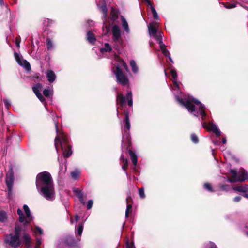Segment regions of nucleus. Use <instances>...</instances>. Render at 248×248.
<instances>
[{
    "label": "nucleus",
    "mask_w": 248,
    "mask_h": 248,
    "mask_svg": "<svg viewBox=\"0 0 248 248\" xmlns=\"http://www.w3.org/2000/svg\"><path fill=\"white\" fill-rule=\"evenodd\" d=\"M46 77L49 83H53L56 79V75L51 70H47L46 73Z\"/></svg>",
    "instance_id": "obj_18"
},
{
    "label": "nucleus",
    "mask_w": 248,
    "mask_h": 248,
    "mask_svg": "<svg viewBox=\"0 0 248 248\" xmlns=\"http://www.w3.org/2000/svg\"><path fill=\"white\" fill-rule=\"evenodd\" d=\"M113 72L116 77L117 82L118 83L124 86L128 84L127 78L118 66H117L115 69L113 70Z\"/></svg>",
    "instance_id": "obj_12"
},
{
    "label": "nucleus",
    "mask_w": 248,
    "mask_h": 248,
    "mask_svg": "<svg viewBox=\"0 0 248 248\" xmlns=\"http://www.w3.org/2000/svg\"><path fill=\"white\" fill-rule=\"evenodd\" d=\"M148 6H150V8L151 10V6H152V2L149 0H145Z\"/></svg>",
    "instance_id": "obj_51"
},
{
    "label": "nucleus",
    "mask_w": 248,
    "mask_h": 248,
    "mask_svg": "<svg viewBox=\"0 0 248 248\" xmlns=\"http://www.w3.org/2000/svg\"><path fill=\"white\" fill-rule=\"evenodd\" d=\"M224 6L227 9H231V8H235L236 7V4H233V3H232V4L228 3L226 5H224Z\"/></svg>",
    "instance_id": "obj_44"
},
{
    "label": "nucleus",
    "mask_w": 248,
    "mask_h": 248,
    "mask_svg": "<svg viewBox=\"0 0 248 248\" xmlns=\"http://www.w3.org/2000/svg\"><path fill=\"white\" fill-rule=\"evenodd\" d=\"M220 150H221V151H224V146H221V147H220Z\"/></svg>",
    "instance_id": "obj_62"
},
{
    "label": "nucleus",
    "mask_w": 248,
    "mask_h": 248,
    "mask_svg": "<svg viewBox=\"0 0 248 248\" xmlns=\"http://www.w3.org/2000/svg\"><path fill=\"white\" fill-rule=\"evenodd\" d=\"M54 124H55V128H56V132L58 133V124L57 122H56L54 120Z\"/></svg>",
    "instance_id": "obj_53"
},
{
    "label": "nucleus",
    "mask_w": 248,
    "mask_h": 248,
    "mask_svg": "<svg viewBox=\"0 0 248 248\" xmlns=\"http://www.w3.org/2000/svg\"><path fill=\"white\" fill-rule=\"evenodd\" d=\"M0 6H5L6 8L8 7V5L7 4H5L3 0H0Z\"/></svg>",
    "instance_id": "obj_46"
},
{
    "label": "nucleus",
    "mask_w": 248,
    "mask_h": 248,
    "mask_svg": "<svg viewBox=\"0 0 248 248\" xmlns=\"http://www.w3.org/2000/svg\"><path fill=\"white\" fill-rule=\"evenodd\" d=\"M5 182L9 196L12 193L14 182V174L12 169H10L7 173Z\"/></svg>",
    "instance_id": "obj_14"
},
{
    "label": "nucleus",
    "mask_w": 248,
    "mask_h": 248,
    "mask_svg": "<svg viewBox=\"0 0 248 248\" xmlns=\"http://www.w3.org/2000/svg\"><path fill=\"white\" fill-rule=\"evenodd\" d=\"M126 100H127L128 105L129 107L132 106V93L131 92H128L127 93L126 97L124 96L122 93H117L116 97V101L117 104L120 106V109H123L125 107ZM118 108H119V107L117 108V115H118Z\"/></svg>",
    "instance_id": "obj_9"
},
{
    "label": "nucleus",
    "mask_w": 248,
    "mask_h": 248,
    "mask_svg": "<svg viewBox=\"0 0 248 248\" xmlns=\"http://www.w3.org/2000/svg\"><path fill=\"white\" fill-rule=\"evenodd\" d=\"M139 194L141 198L143 199L145 198V195L144 194V189L143 188H141L139 189Z\"/></svg>",
    "instance_id": "obj_42"
},
{
    "label": "nucleus",
    "mask_w": 248,
    "mask_h": 248,
    "mask_svg": "<svg viewBox=\"0 0 248 248\" xmlns=\"http://www.w3.org/2000/svg\"><path fill=\"white\" fill-rule=\"evenodd\" d=\"M62 166H63V165L60 162V173H61L62 171Z\"/></svg>",
    "instance_id": "obj_56"
},
{
    "label": "nucleus",
    "mask_w": 248,
    "mask_h": 248,
    "mask_svg": "<svg viewBox=\"0 0 248 248\" xmlns=\"http://www.w3.org/2000/svg\"><path fill=\"white\" fill-rule=\"evenodd\" d=\"M46 44L48 50H52L53 48V44L50 39L47 38L46 41Z\"/></svg>",
    "instance_id": "obj_37"
},
{
    "label": "nucleus",
    "mask_w": 248,
    "mask_h": 248,
    "mask_svg": "<svg viewBox=\"0 0 248 248\" xmlns=\"http://www.w3.org/2000/svg\"><path fill=\"white\" fill-rule=\"evenodd\" d=\"M227 142L226 138L225 137H222V143L223 144H225Z\"/></svg>",
    "instance_id": "obj_54"
},
{
    "label": "nucleus",
    "mask_w": 248,
    "mask_h": 248,
    "mask_svg": "<svg viewBox=\"0 0 248 248\" xmlns=\"http://www.w3.org/2000/svg\"><path fill=\"white\" fill-rule=\"evenodd\" d=\"M70 222H71V224H72L74 223V221L72 217L71 218Z\"/></svg>",
    "instance_id": "obj_63"
},
{
    "label": "nucleus",
    "mask_w": 248,
    "mask_h": 248,
    "mask_svg": "<svg viewBox=\"0 0 248 248\" xmlns=\"http://www.w3.org/2000/svg\"><path fill=\"white\" fill-rule=\"evenodd\" d=\"M212 142L215 145H218L220 143V142L218 140H213Z\"/></svg>",
    "instance_id": "obj_52"
},
{
    "label": "nucleus",
    "mask_w": 248,
    "mask_h": 248,
    "mask_svg": "<svg viewBox=\"0 0 248 248\" xmlns=\"http://www.w3.org/2000/svg\"><path fill=\"white\" fill-rule=\"evenodd\" d=\"M150 46H151V47H153L155 50V48H154V47L153 46V44L152 42H150Z\"/></svg>",
    "instance_id": "obj_60"
},
{
    "label": "nucleus",
    "mask_w": 248,
    "mask_h": 248,
    "mask_svg": "<svg viewBox=\"0 0 248 248\" xmlns=\"http://www.w3.org/2000/svg\"><path fill=\"white\" fill-rule=\"evenodd\" d=\"M167 57H168V58H169V60L170 61V62H172V63H173V60H172V59H171V57H170V55L169 56H168Z\"/></svg>",
    "instance_id": "obj_58"
},
{
    "label": "nucleus",
    "mask_w": 248,
    "mask_h": 248,
    "mask_svg": "<svg viewBox=\"0 0 248 248\" xmlns=\"http://www.w3.org/2000/svg\"><path fill=\"white\" fill-rule=\"evenodd\" d=\"M190 138L192 142L194 143V144H197L199 142V139L195 134H191Z\"/></svg>",
    "instance_id": "obj_36"
},
{
    "label": "nucleus",
    "mask_w": 248,
    "mask_h": 248,
    "mask_svg": "<svg viewBox=\"0 0 248 248\" xmlns=\"http://www.w3.org/2000/svg\"><path fill=\"white\" fill-rule=\"evenodd\" d=\"M21 231V226L16 225L13 232H11L4 235V243L12 248H18L22 244L20 238Z\"/></svg>",
    "instance_id": "obj_4"
},
{
    "label": "nucleus",
    "mask_w": 248,
    "mask_h": 248,
    "mask_svg": "<svg viewBox=\"0 0 248 248\" xmlns=\"http://www.w3.org/2000/svg\"><path fill=\"white\" fill-rule=\"evenodd\" d=\"M110 18L111 20L114 21L118 18V11L115 8L112 7L110 12Z\"/></svg>",
    "instance_id": "obj_26"
},
{
    "label": "nucleus",
    "mask_w": 248,
    "mask_h": 248,
    "mask_svg": "<svg viewBox=\"0 0 248 248\" xmlns=\"http://www.w3.org/2000/svg\"><path fill=\"white\" fill-rule=\"evenodd\" d=\"M97 6L99 10L103 13V18L104 20V22L105 23L108 15V9L106 3L104 1H103L102 4H97Z\"/></svg>",
    "instance_id": "obj_17"
},
{
    "label": "nucleus",
    "mask_w": 248,
    "mask_h": 248,
    "mask_svg": "<svg viewBox=\"0 0 248 248\" xmlns=\"http://www.w3.org/2000/svg\"><path fill=\"white\" fill-rule=\"evenodd\" d=\"M125 118L124 120V125L123 126V137L122 140V147L125 144H129L130 143V129L131 127L130 120L129 118L128 112L124 111Z\"/></svg>",
    "instance_id": "obj_7"
},
{
    "label": "nucleus",
    "mask_w": 248,
    "mask_h": 248,
    "mask_svg": "<svg viewBox=\"0 0 248 248\" xmlns=\"http://www.w3.org/2000/svg\"><path fill=\"white\" fill-rule=\"evenodd\" d=\"M233 189L234 191L246 193L248 191V185H241L235 186L233 187Z\"/></svg>",
    "instance_id": "obj_20"
},
{
    "label": "nucleus",
    "mask_w": 248,
    "mask_h": 248,
    "mask_svg": "<svg viewBox=\"0 0 248 248\" xmlns=\"http://www.w3.org/2000/svg\"><path fill=\"white\" fill-rule=\"evenodd\" d=\"M121 22L122 26L124 30V31L127 33H129L130 32V29L129 28V26L128 23L125 18L123 16H121Z\"/></svg>",
    "instance_id": "obj_22"
},
{
    "label": "nucleus",
    "mask_w": 248,
    "mask_h": 248,
    "mask_svg": "<svg viewBox=\"0 0 248 248\" xmlns=\"http://www.w3.org/2000/svg\"><path fill=\"white\" fill-rule=\"evenodd\" d=\"M93 202L92 200H89L87 202V208L88 210L90 209L93 205Z\"/></svg>",
    "instance_id": "obj_43"
},
{
    "label": "nucleus",
    "mask_w": 248,
    "mask_h": 248,
    "mask_svg": "<svg viewBox=\"0 0 248 248\" xmlns=\"http://www.w3.org/2000/svg\"><path fill=\"white\" fill-rule=\"evenodd\" d=\"M230 172L232 174L230 178H222L227 182H244L248 179V173L244 169H240L238 171L235 170L231 169Z\"/></svg>",
    "instance_id": "obj_6"
},
{
    "label": "nucleus",
    "mask_w": 248,
    "mask_h": 248,
    "mask_svg": "<svg viewBox=\"0 0 248 248\" xmlns=\"http://www.w3.org/2000/svg\"><path fill=\"white\" fill-rule=\"evenodd\" d=\"M120 160L123 163L122 169L125 170L128 166V160L127 159L124 158L123 155L121 156Z\"/></svg>",
    "instance_id": "obj_29"
},
{
    "label": "nucleus",
    "mask_w": 248,
    "mask_h": 248,
    "mask_svg": "<svg viewBox=\"0 0 248 248\" xmlns=\"http://www.w3.org/2000/svg\"><path fill=\"white\" fill-rule=\"evenodd\" d=\"M80 241V238H78L77 241H76L73 237L67 236L59 241L60 245L58 248H61L62 246H66L67 248H74L78 246V242Z\"/></svg>",
    "instance_id": "obj_11"
},
{
    "label": "nucleus",
    "mask_w": 248,
    "mask_h": 248,
    "mask_svg": "<svg viewBox=\"0 0 248 248\" xmlns=\"http://www.w3.org/2000/svg\"><path fill=\"white\" fill-rule=\"evenodd\" d=\"M131 198L130 197H127L126 199L127 202H129V200H131ZM132 210V205L131 204H128L127 205L126 209L125 211V217L127 218L129 216V213Z\"/></svg>",
    "instance_id": "obj_28"
},
{
    "label": "nucleus",
    "mask_w": 248,
    "mask_h": 248,
    "mask_svg": "<svg viewBox=\"0 0 248 248\" xmlns=\"http://www.w3.org/2000/svg\"><path fill=\"white\" fill-rule=\"evenodd\" d=\"M78 199L82 204L84 205L85 204V202L84 201L83 199V196H82L81 198H79Z\"/></svg>",
    "instance_id": "obj_50"
},
{
    "label": "nucleus",
    "mask_w": 248,
    "mask_h": 248,
    "mask_svg": "<svg viewBox=\"0 0 248 248\" xmlns=\"http://www.w3.org/2000/svg\"><path fill=\"white\" fill-rule=\"evenodd\" d=\"M122 62L124 64V67L125 68L126 70H127L128 68L127 65L123 61H122Z\"/></svg>",
    "instance_id": "obj_57"
},
{
    "label": "nucleus",
    "mask_w": 248,
    "mask_h": 248,
    "mask_svg": "<svg viewBox=\"0 0 248 248\" xmlns=\"http://www.w3.org/2000/svg\"><path fill=\"white\" fill-rule=\"evenodd\" d=\"M4 103L5 106V107L8 108L10 106V101L8 100H5L4 101Z\"/></svg>",
    "instance_id": "obj_45"
},
{
    "label": "nucleus",
    "mask_w": 248,
    "mask_h": 248,
    "mask_svg": "<svg viewBox=\"0 0 248 248\" xmlns=\"http://www.w3.org/2000/svg\"><path fill=\"white\" fill-rule=\"evenodd\" d=\"M203 187L204 188L207 190L208 191H209L210 192H214V190L211 185V184L209 183H205L203 185Z\"/></svg>",
    "instance_id": "obj_33"
},
{
    "label": "nucleus",
    "mask_w": 248,
    "mask_h": 248,
    "mask_svg": "<svg viewBox=\"0 0 248 248\" xmlns=\"http://www.w3.org/2000/svg\"><path fill=\"white\" fill-rule=\"evenodd\" d=\"M129 154L130 156L131 160L134 166H136L137 164V156L136 154L133 152L132 150H129L128 151Z\"/></svg>",
    "instance_id": "obj_23"
},
{
    "label": "nucleus",
    "mask_w": 248,
    "mask_h": 248,
    "mask_svg": "<svg viewBox=\"0 0 248 248\" xmlns=\"http://www.w3.org/2000/svg\"><path fill=\"white\" fill-rule=\"evenodd\" d=\"M43 94L45 96L48 97L50 95H52L53 93V89H50L49 88L45 89L43 91Z\"/></svg>",
    "instance_id": "obj_31"
},
{
    "label": "nucleus",
    "mask_w": 248,
    "mask_h": 248,
    "mask_svg": "<svg viewBox=\"0 0 248 248\" xmlns=\"http://www.w3.org/2000/svg\"><path fill=\"white\" fill-rule=\"evenodd\" d=\"M149 34L151 37L155 38L159 44L160 49L166 57L170 55L168 49L166 48V45L162 41V33L158 31V26L155 22H153L147 25Z\"/></svg>",
    "instance_id": "obj_3"
},
{
    "label": "nucleus",
    "mask_w": 248,
    "mask_h": 248,
    "mask_svg": "<svg viewBox=\"0 0 248 248\" xmlns=\"http://www.w3.org/2000/svg\"><path fill=\"white\" fill-rule=\"evenodd\" d=\"M52 22V20H51L49 19H45L43 21V24L45 26H50Z\"/></svg>",
    "instance_id": "obj_40"
},
{
    "label": "nucleus",
    "mask_w": 248,
    "mask_h": 248,
    "mask_svg": "<svg viewBox=\"0 0 248 248\" xmlns=\"http://www.w3.org/2000/svg\"><path fill=\"white\" fill-rule=\"evenodd\" d=\"M34 232L36 235L37 234L41 235L43 233V231L40 228L36 227L34 230Z\"/></svg>",
    "instance_id": "obj_41"
},
{
    "label": "nucleus",
    "mask_w": 248,
    "mask_h": 248,
    "mask_svg": "<svg viewBox=\"0 0 248 248\" xmlns=\"http://www.w3.org/2000/svg\"><path fill=\"white\" fill-rule=\"evenodd\" d=\"M111 31L114 47L118 50L123 46V40L121 36V30L118 25H115L112 27Z\"/></svg>",
    "instance_id": "obj_8"
},
{
    "label": "nucleus",
    "mask_w": 248,
    "mask_h": 248,
    "mask_svg": "<svg viewBox=\"0 0 248 248\" xmlns=\"http://www.w3.org/2000/svg\"><path fill=\"white\" fill-rule=\"evenodd\" d=\"M151 12L153 14V16L155 19L158 20L159 19V17L158 16V14L157 13L156 11L155 10V8L153 6H151Z\"/></svg>",
    "instance_id": "obj_39"
},
{
    "label": "nucleus",
    "mask_w": 248,
    "mask_h": 248,
    "mask_svg": "<svg viewBox=\"0 0 248 248\" xmlns=\"http://www.w3.org/2000/svg\"><path fill=\"white\" fill-rule=\"evenodd\" d=\"M243 196L244 197H245V198H246L248 199V194H246V193L244 194L243 195Z\"/></svg>",
    "instance_id": "obj_59"
},
{
    "label": "nucleus",
    "mask_w": 248,
    "mask_h": 248,
    "mask_svg": "<svg viewBox=\"0 0 248 248\" xmlns=\"http://www.w3.org/2000/svg\"><path fill=\"white\" fill-rule=\"evenodd\" d=\"M218 186L222 191H228L230 189V186L228 185L219 184Z\"/></svg>",
    "instance_id": "obj_35"
},
{
    "label": "nucleus",
    "mask_w": 248,
    "mask_h": 248,
    "mask_svg": "<svg viewBox=\"0 0 248 248\" xmlns=\"http://www.w3.org/2000/svg\"><path fill=\"white\" fill-rule=\"evenodd\" d=\"M170 74L172 77V82L174 88L171 89L170 87V89L176 91L174 94L176 101L186 108L191 114L197 117L201 116L202 121L205 120L207 114L204 105L189 95L182 96L181 92L179 90V83L177 82V73L176 70L171 69Z\"/></svg>",
    "instance_id": "obj_1"
},
{
    "label": "nucleus",
    "mask_w": 248,
    "mask_h": 248,
    "mask_svg": "<svg viewBox=\"0 0 248 248\" xmlns=\"http://www.w3.org/2000/svg\"><path fill=\"white\" fill-rule=\"evenodd\" d=\"M126 248H135V247H134L133 244H129L128 242H127Z\"/></svg>",
    "instance_id": "obj_48"
},
{
    "label": "nucleus",
    "mask_w": 248,
    "mask_h": 248,
    "mask_svg": "<svg viewBox=\"0 0 248 248\" xmlns=\"http://www.w3.org/2000/svg\"><path fill=\"white\" fill-rule=\"evenodd\" d=\"M14 57L18 64L23 67L26 70L29 71L31 70V66L29 62L23 59L22 56L17 52L14 53Z\"/></svg>",
    "instance_id": "obj_13"
},
{
    "label": "nucleus",
    "mask_w": 248,
    "mask_h": 248,
    "mask_svg": "<svg viewBox=\"0 0 248 248\" xmlns=\"http://www.w3.org/2000/svg\"><path fill=\"white\" fill-rule=\"evenodd\" d=\"M36 186L39 194L48 201L55 199V191L52 176L49 172L38 173L36 178Z\"/></svg>",
    "instance_id": "obj_2"
},
{
    "label": "nucleus",
    "mask_w": 248,
    "mask_h": 248,
    "mask_svg": "<svg viewBox=\"0 0 248 248\" xmlns=\"http://www.w3.org/2000/svg\"><path fill=\"white\" fill-rule=\"evenodd\" d=\"M112 50V46L108 43H105L104 46L100 49V51L102 54H105L107 52H110Z\"/></svg>",
    "instance_id": "obj_19"
},
{
    "label": "nucleus",
    "mask_w": 248,
    "mask_h": 248,
    "mask_svg": "<svg viewBox=\"0 0 248 248\" xmlns=\"http://www.w3.org/2000/svg\"><path fill=\"white\" fill-rule=\"evenodd\" d=\"M59 146L61 147L64 157L67 158L71 155L72 151L71 146L69 144L68 137L63 133H60L55 138V146L57 152Z\"/></svg>",
    "instance_id": "obj_5"
},
{
    "label": "nucleus",
    "mask_w": 248,
    "mask_h": 248,
    "mask_svg": "<svg viewBox=\"0 0 248 248\" xmlns=\"http://www.w3.org/2000/svg\"><path fill=\"white\" fill-rule=\"evenodd\" d=\"M83 223H81L79 224V225L78 226L77 229L76 230V232H77V233L79 235L81 236L83 232Z\"/></svg>",
    "instance_id": "obj_34"
},
{
    "label": "nucleus",
    "mask_w": 248,
    "mask_h": 248,
    "mask_svg": "<svg viewBox=\"0 0 248 248\" xmlns=\"http://www.w3.org/2000/svg\"><path fill=\"white\" fill-rule=\"evenodd\" d=\"M42 243L41 239L39 238H36V244L37 246H40Z\"/></svg>",
    "instance_id": "obj_49"
},
{
    "label": "nucleus",
    "mask_w": 248,
    "mask_h": 248,
    "mask_svg": "<svg viewBox=\"0 0 248 248\" xmlns=\"http://www.w3.org/2000/svg\"><path fill=\"white\" fill-rule=\"evenodd\" d=\"M7 220V215L5 211L0 210V223H4Z\"/></svg>",
    "instance_id": "obj_27"
},
{
    "label": "nucleus",
    "mask_w": 248,
    "mask_h": 248,
    "mask_svg": "<svg viewBox=\"0 0 248 248\" xmlns=\"http://www.w3.org/2000/svg\"><path fill=\"white\" fill-rule=\"evenodd\" d=\"M130 65L131 67L132 72L135 74L138 73L139 71V68L134 60H132L130 61Z\"/></svg>",
    "instance_id": "obj_25"
},
{
    "label": "nucleus",
    "mask_w": 248,
    "mask_h": 248,
    "mask_svg": "<svg viewBox=\"0 0 248 248\" xmlns=\"http://www.w3.org/2000/svg\"><path fill=\"white\" fill-rule=\"evenodd\" d=\"M86 38L89 43L92 45L95 44L96 39L92 31H89L87 32Z\"/></svg>",
    "instance_id": "obj_21"
},
{
    "label": "nucleus",
    "mask_w": 248,
    "mask_h": 248,
    "mask_svg": "<svg viewBox=\"0 0 248 248\" xmlns=\"http://www.w3.org/2000/svg\"><path fill=\"white\" fill-rule=\"evenodd\" d=\"M204 248H217V247L215 243L209 242L204 245Z\"/></svg>",
    "instance_id": "obj_38"
},
{
    "label": "nucleus",
    "mask_w": 248,
    "mask_h": 248,
    "mask_svg": "<svg viewBox=\"0 0 248 248\" xmlns=\"http://www.w3.org/2000/svg\"><path fill=\"white\" fill-rule=\"evenodd\" d=\"M73 192L78 199L83 196L82 191L78 188H74L73 189Z\"/></svg>",
    "instance_id": "obj_32"
},
{
    "label": "nucleus",
    "mask_w": 248,
    "mask_h": 248,
    "mask_svg": "<svg viewBox=\"0 0 248 248\" xmlns=\"http://www.w3.org/2000/svg\"><path fill=\"white\" fill-rule=\"evenodd\" d=\"M80 174V170H75L71 172V176L74 180H76L79 177Z\"/></svg>",
    "instance_id": "obj_30"
},
{
    "label": "nucleus",
    "mask_w": 248,
    "mask_h": 248,
    "mask_svg": "<svg viewBox=\"0 0 248 248\" xmlns=\"http://www.w3.org/2000/svg\"><path fill=\"white\" fill-rule=\"evenodd\" d=\"M114 57H115V58L116 59H118L119 60H120V59L117 57V55H115Z\"/></svg>",
    "instance_id": "obj_64"
},
{
    "label": "nucleus",
    "mask_w": 248,
    "mask_h": 248,
    "mask_svg": "<svg viewBox=\"0 0 248 248\" xmlns=\"http://www.w3.org/2000/svg\"><path fill=\"white\" fill-rule=\"evenodd\" d=\"M23 208L25 212V215L23 214L22 211L20 209H17V214L19 217V222L26 224L31 220L32 218L29 207L25 204L23 205Z\"/></svg>",
    "instance_id": "obj_10"
},
{
    "label": "nucleus",
    "mask_w": 248,
    "mask_h": 248,
    "mask_svg": "<svg viewBox=\"0 0 248 248\" xmlns=\"http://www.w3.org/2000/svg\"><path fill=\"white\" fill-rule=\"evenodd\" d=\"M202 127L207 129L208 131H212L216 134L217 137H219L221 134L219 129L212 122H209L208 123L204 122L202 123Z\"/></svg>",
    "instance_id": "obj_15"
},
{
    "label": "nucleus",
    "mask_w": 248,
    "mask_h": 248,
    "mask_svg": "<svg viewBox=\"0 0 248 248\" xmlns=\"http://www.w3.org/2000/svg\"><path fill=\"white\" fill-rule=\"evenodd\" d=\"M16 44L17 47H19V42L16 41Z\"/></svg>",
    "instance_id": "obj_61"
},
{
    "label": "nucleus",
    "mask_w": 248,
    "mask_h": 248,
    "mask_svg": "<svg viewBox=\"0 0 248 248\" xmlns=\"http://www.w3.org/2000/svg\"><path fill=\"white\" fill-rule=\"evenodd\" d=\"M42 88V84L40 83H37L32 87V90L34 93L35 94L39 100L41 102L44 103L45 101V99L40 93Z\"/></svg>",
    "instance_id": "obj_16"
},
{
    "label": "nucleus",
    "mask_w": 248,
    "mask_h": 248,
    "mask_svg": "<svg viewBox=\"0 0 248 248\" xmlns=\"http://www.w3.org/2000/svg\"><path fill=\"white\" fill-rule=\"evenodd\" d=\"M79 218V217L78 215H76L75 216V219L76 222H77L78 221Z\"/></svg>",
    "instance_id": "obj_55"
},
{
    "label": "nucleus",
    "mask_w": 248,
    "mask_h": 248,
    "mask_svg": "<svg viewBox=\"0 0 248 248\" xmlns=\"http://www.w3.org/2000/svg\"><path fill=\"white\" fill-rule=\"evenodd\" d=\"M24 241L25 245L27 247H29L31 245V238L30 236L27 233H24L23 236Z\"/></svg>",
    "instance_id": "obj_24"
},
{
    "label": "nucleus",
    "mask_w": 248,
    "mask_h": 248,
    "mask_svg": "<svg viewBox=\"0 0 248 248\" xmlns=\"http://www.w3.org/2000/svg\"><path fill=\"white\" fill-rule=\"evenodd\" d=\"M241 199V197L239 196H236L235 198H234L233 201L235 202H238L240 201Z\"/></svg>",
    "instance_id": "obj_47"
}]
</instances>
